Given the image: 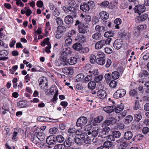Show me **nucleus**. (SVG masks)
Returning <instances> with one entry per match:
<instances>
[{
	"instance_id": "obj_1",
	"label": "nucleus",
	"mask_w": 149,
	"mask_h": 149,
	"mask_svg": "<svg viewBox=\"0 0 149 149\" xmlns=\"http://www.w3.org/2000/svg\"><path fill=\"white\" fill-rule=\"evenodd\" d=\"M112 39L111 38H108L106 40H102L96 42L95 45V49H99L102 48L106 44H109Z\"/></svg>"
},
{
	"instance_id": "obj_2",
	"label": "nucleus",
	"mask_w": 149,
	"mask_h": 149,
	"mask_svg": "<svg viewBox=\"0 0 149 149\" xmlns=\"http://www.w3.org/2000/svg\"><path fill=\"white\" fill-rule=\"evenodd\" d=\"M39 85L41 89L45 90L48 87L47 80L46 78L44 77H41L38 79Z\"/></svg>"
},
{
	"instance_id": "obj_3",
	"label": "nucleus",
	"mask_w": 149,
	"mask_h": 149,
	"mask_svg": "<svg viewBox=\"0 0 149 149\" xmlns=\"http://www.w3.org/2000/svg\"><path fill=\"white\" fill-rule=\"evenodd\" d=\"M76 138L75 134H70L68 135V137L65 141L64 144L65 146L69 147L73 144L74 142V139Z\"/></svg>"
},
{
	"instance_id": "obj_4",
	"label": "nucleus",
	"mask_w": 149,
	"mask_h": 149,
	"mask_svg": "<svg viewBox=\"0 0 149 149\" xmlns=\"http://www.w3.org/2000/svg\"><path fill=\"white\" fill-rule=\"evenodd\" d=\"M117 122V120L113 117H111L108 119L104 120L102 123V126L103 127H109L108 126L111 124L113 125Z\"/></svg>"
},
{
	"instance_id": "obj_5",
	"label": "nucleus",
	"mask_w": 149,
	"mask_h": 149,
	"mask_svg": "<svg viewBox=\"0 0 149 149\" xmlns=\"http://www.w3.org/2000/svg\"><path fill=\"white\" fill-rule=\"evenodd\" d=\"M116 142L118 145L119 149H125L128 145L126 142V140L123 138L117 140Z\"/></svg>"
},
{
	"instance_id": "obj_6",
	"label": "nucleus",
	"mask_w": 149,
	"mask_h": 149,
	"mask_svg": "<svg viewBox=\"0 0 149 149\" xmlns=\"http://www.w3.org/2000/svg\"><path fill=\"white\" fill-rule=\"evenodd\" d=\"M126 91L124 89H121L117 90L114 94L113 97L115 98L118 99L125 96Z\"/></svg>"
},
{
	"instance_id": "obj_7",
	"label": "nucleus",
	"mask_w": 149,
	"mask_h": 149,
	"mask_svg": "<svg viewBox=\"0 0 149 149\" xmlns=\"http://www.w3.org/2000/svg\"><path fill=\"white\" fill-rule=\"evenodd\" d=\"M87 119L86 117H81L78 119L76 123V125L78 127L83 126L87 123Z\"/></svg>"
},
{
	"instance_id": "obj_8",
	"label": "nucleus",
	"mask_w": 149,
	"mask_h": 149,
	"mask_svg": "<svg viewBox=\"0 0 149 149\" xmlns=\"http://www.w3.org/2000/svg\"><path fill=\"white\" fill-rule=\"evenodd\" d=\"M110 130V129L109 127H107L106 128H103L99 133L98 136H100L102 138H105L108 136H109V133Z\"/></svg>"
},
{
	"instance_id": "obj_9",
	"label": "nucleus",
	"mask_w": 149,
	"mask_h": 149,
	"mask_svg": "<svg viewBox=\"0 0 149 149\" xmlns=\"http://www.w3.org/2000/svg\"><path fill=\"white\" fill-rule=\"evenodd\" d=\"M134 10L135 13H138L140 15L145 11L146 8L143 5H138L135 6Z\"/></svg>"
},
{
	"instance_id": "obj_10",
	"label": "nucleus",
	"mask_w": 149,
	"mask_h": 149,
	"mask_svg": "<svg viewBox=\"0 0 149 149\" xmlns=\"http://www.w3.org/2000/svg\"><path fill=\"white\" fill-rule=\"evenodd\" d=\"M9 53V52L6 50L3 49L0 50V56H0V61H6L8 58V57H6Z\"/></svg>"
},
{
	"instance_id": "obj_11",
	"label": "nucleus",
	"mask_w": 149,
	"mask_h": 149,
	"mask_svg": "<svg viewBox=\"0 0 149 149\" xmlns=\"http://www.w3.org/2000/svg\"><path fill=\"white\" fill-rule=\"evenodd\" d=\"M139 15L136 19V21L137 22H141L144 21L147 19L148 17V14L146 13L140 14Z\"/></svg>"
},
{
	"instance_id": "obj_12",
	"label": "nucleus",
	"mask_w": 149,
	"mask_h": 149,
	"mask_svg": "<svg viewBox=\"0 0 149 149\" xmlns=\"http://www.w3.org/2000/svg\"><path fill=\"white\" fill-rule=\"evenodd\" d=\"M123 43L122 40L117 39L114 41L113 46L117 50H118L122 47Z\"/></svg>"
},
{
	"instance_id": "obj_13",
	"label": "nucleus",
	"mask_w": 149,
	"mask_h": 149,
	"mask_svg": "<svg viewBox=\"0 0 149 149\" xmlns=\"http://www.w3.org/2000/svg\"><path fill=\"white\" fill-rule=\"evenodd\" d=\"M75 31H72L69 33L67 35L68 38H66L65 40V43L68 45H70L72 42V39L71 38L73 34H75Z\"/></svg>"
},
{
	"instance_id": "obj_14",
	"label": "nucleus",
	"mask_w": 149,
	"mask_h": 149,
	"mask_svg": "<svg viewBox=\"0 0 149 149\" xmlns=\"http://www.w3.org/2000/svg\"><path fill=\"white\" fill-rule=\"evenodd\" d=\"M60 58L61 61L64 62H67V53L65 51L63 50L60 52Z\"/></svg>"
},
{
	"instance_id": "obj_15",
	"label": "nucleus",
	"mask_w": 149,
	"mask_h": 149,
	"mask_svg": "<svg viewBox=\"0 0 149 149\" xmlns=\"http://www.w3.org/2000/svg\"><path fill=\"white\" fill-rule=\"evenodd\" d=\"M80 9L85 12H86L90 10L89 5L86 3H81L80 7Z\"/></svg>"
},
{
	"instance_id": "obj_16",
	"label": "nucleus",
	"mask_w": 149,
	"mask_h": 149,
	"mask_svg": "<svg viewBox=\"0 0 149 149\" xmlns=\"http://www.w3.org/2000/svg\"><path fill=\"white\" fill-rule=\"evenodd\" d=\"M73 17L71 15H67L64 19L65 23L68 25L72 24L74 22Z\"/></svg>"
},
{
	"instance_id": "obj_17",
	"label": "nucleus",
	"mask_w": 149,
	"mask_h": 149,
	"mask_svg": "<svg viewBox=\"0 0 149 149\" xmlns=\"http://www.w3.org/2000/svg\"><path fill=\"white\" fill-rule=\"evenodd\" d=\"M115 107L116 106L114 105L107 106L104 107L103 110L106 113H110L114 111Z\"/></svg>"
},
{
	"instance_id": "obj_18",
	"label": "nucleus",
	"mask_w": 149,
	"mask_h": 149,
	"mask_svg": "<svg viewBox=\"0 0 149 149\" xmlns=\"http://www.w3.org/2000/svg\"><path fill=\"white\" fill-rule=\"evenodd\" d=\"M63 72L65 74L68 75H71L73 73V70L71 68L66 67L62 69Z\"/></svg>"
},
{
	"instance_id": "obj_19",
	"label": "nucleus",
	"mask_w": 149,
	"mask_h": 149,
	"mask_svg": "<svg viewBox=\"0 0 149 149\" xmlns=\"http://www.w3.org/2000/svg\"><path fill=\"white\" fill-rule=\"evenodd\" d=\"M97 96L101 99H104L106 97L107 94L105 90L103 89L99 90L97 93Z\"/></svg>"
},
{
	"instance_id": "obj_20",
	"label": "nucleus",
	"mask_w": 149,
	"mask_h": 149,
	"mask_svg": "<svg viewBox=\"0 0 149 149\" xmlns=\"http://www.w3.org/2000/svg\"><path fill=\"white\" fill-rule=\"evenodd\" d=\"M121 136V133L120 132L118 131H114L112 132V135L109 136V137H112L111 141H113L114 138H118L120 137Z\"/></svg>"
},
{
	"instance_id": "obj_21",
	"label": "nucleus",
	"mask_w": 149,
	"mask_h": 149,
	"mask_svg": "<svg viewBox=\"0 0 149 149\" xmlns=\"http://www.w3.org/2000/svg\"><path fill=\"white\" fill-rule=\"evenodd\" d=\"M46 142L49 145H54L56 144L55 139L52 136H48L46 139Z\"/></svg>"
},
{
	"instance_id": "obj_22",
	"label": "nucleus",
	"mask_w": 149,
	"mask_h": 149,
	"mask_svg": "<svg viewBox=\"0 0 149 149\" xmlns=\"http://www.w3.org/2000/svg\"><path fill=\"white\" fill-rule=\"evenodd\" d=\"M95 29L99 33H102L104 32V31L107 30V27H105L103 26L97 25L95 27Z\"/></svg>"
},
{
	"instance_id": "obj_23",
	"label": "nucleus",
	"mask_w": 149,
	"mask_h": 149,
	"mask_svg": "<svg viewBox=\"0 0 149 149\" xmlns=\"http://www.w3.org/2000/svg\"><path fill=\"white\" fill-rule=\"evenodd\" d=\"M88 136L85 133L82 134L81 135V138L84 139V142L86 144H90L91 142L90 139L88 138Z\"/></svg>"
},
{
	"instance_id": "obj_24",
	"label": "nucleus",
	"mask_w": 149,
	"mask_h": 149,
	"mask_svg": "<svg viewBox=\"0 0 149 149\" xmlns=\"http://www.w3.org/2000/svg\"><path fill=\"white\" fill-rule=\"evenodd\" d=\"M70 12V15L73 17H76L77 13L76 12V9L75 7L73 6H68V11Z\"/></svg>"
},
{
	"instance_id": "obj_25",
	"label": "nucleus",
	"mask_w": 149,
	"mask_h": 149,
	"mask_svg": "<svg viewBox=\"0 0 149 149\" xmlns=\"http://www.w3.org/2000/svg\"><path fill=\"white\" fill-rule=\"evenodd\" d=\"M133 134L130 131H128L126 132L124 135V138L125 140H130L132 137Z\"/></svg>"
},
{
	"instance_id": "obj_26",
	"label": "nucleus",
	"mask_w": 149,
	"mask_h": 149,
	"mask_svg": "<svg viewBox=\"0 0 149 149\" xmlns=\"http://www.w3.org/2000/svg\"><path fill=\"white\" fill-rule=\"evenodd\" d=\"M99 14L101 19L102 20H106L109 17V14L106 12L102 11Z\"/></svg>"
},
{
	"instance_id": "obj_27",
	"label": "nucleus",
	"mask_w": 149,
	"mask_h": 149,
	"mask_svg": "<svg viewBox=\"0 0 149 149\" xmlns=\"http://www.w3.org/2000/svg\"><path fill=\"white\" fill-rule=\"evenodd\" d=\"M133 120V117L131 115H129L125 118L124 122L125 124H129Z\"/></svg>"
},
{
	"instance_id": "obj_28",
	"label": "nucleus",
	"mask_w": 149,
	"mask_h": 149,
	"mask_svg": "<svg viewBox=\"0 0 149 149\" xmlns=\"http://www.w3.org/2000/svg\"><path fill=\"white\" fill-rule=\"evenodd\" d=\"M36 137L39 140L42 141L45 139L44 134L43 133L41 132H36Z\"/></svg>"
},
{
	"instance_id": "obj_29",
	"label": "nucleus",
	"mask_w": 149,
	"mask_h": 149,
	"mask_svg": "<svg viewBox=\"0 0 149 149\" xmlns=\"http://www.w3.org/2000/svg\"><path fill=\"white\" fill-rule=\"evenodd\" d=\"M73 49L77 51L80 50L82 49V45L79 42H76L72 46Z\"/></svg>"
},
{
	"instance_id": "obj_30",
	"label": "nucleus",
	"mask_w": 149,
	"mask_h": 149,
	"mask_svg": "<svg viewBox=\"0 0 149 149\" xmlns=\"http://www.w3.org/2000/svg\"><path fill=\"white\" fill-rule=\"evenodd\" d=\"M77 59L75 57H71L68 59V63L71 65L76 64L77 62Z\"/></svg>"
},
{
	"instance_id": "obj_31",
	"label": "nucleus",
	"mask_w": 149,
	"mask_h": 149,
	"mask_svg": "<svg viewBox=\"0 0 149 149\" xmlns=\"http://www.w3.org/2000/svg\"><path fill=\"white\" fill-rule=\"evenodd\" d=\"M124 108L123 105L122 104H120L117 106L116 107L114 110L116 113H119L123 110Z\"/></svg>"
},
{
	"instance_id": "obj_32",
	"label": "nucleus",
	"mask_w": 149,
	"mask_h": 149,
	"mask_svg": "<svg viewBox=\"0 0 149 149\" xmlns=\"http://www.w3.org/2000/svg\"><path fill=\"white\" fill-rule=\"evenodd\" d=\"M27 102L25 101H21L17 103V106L20 108L26 107L27 106Z\"/></svg>"
},
{
	"instance_id": "obj_33",
	"label": "nucleus",
	"mask_w": 149,
	"mask_h": 149,
	"mask_svg": "<svg viewBox=\"0 0 149 149\" xmlns=\"http://www.w3.org/2000/svg\"><path fill=\"white\" fill-rule=\"evenodd\" d=\"M88 86L89 89L93 90L96 87V84L95 81H91L88 83Z\"/></svg>"
},
{
	"instance_id": "obj_34",
	"label": "nucleus",
	"mask_w": 149,
	"mask_h": 149,
	"mask_svg": "<svg viewBox=\"0 0 149 149\" xmlns=\"http://www.w3.org/2000/svg\"><path fill=\"white\" fill-rule=\"evenodd\" d=\"M49 39L48 38L45 39L43 41L41 42V45L42 47H44L46 44L48 46L50 47V45H51L49 42Z\"/></svg>"
},
{
	"instance_id": "obj_35",
	"label": "nucleus",
	"mask_w": 149,
	"mask_h": 149,
	"mask_svg": "<svg viewBox=\"0 0 149 149\" xmlns=\"http://www.w3.org/2000/svg\"><path fill=\"white\" fill-rule=\"evenodd\" d=\"M77 41L82 43L86 42V38L85 36L82 34H80L78 36Z\"/></svg>"
},
{
	"instance_id": "obj_36",
	"label": "nucleus",
	"mask_w": 149,
	"mask_h": 149,
	"mask_svg": "<svg viewBox=\"0 0 149 149\" xmlns=\"http://www.w3.org/2000/svg\"><path fill=\"white\" fill-rule=\"evenodd\" d=\"M120 76V74L117 71H114L111 74L112 78L114 79H118Z\"/></svg>"
},
{
	"instance_id": "obj_37",
	"label": "nucleus",
	"mask_w": 149,
	"mask_h": 149,
	"mask_svg": "<svg viewBox=\"0 0 149 149\" xmlns=\"http://www.w3.org/2000/svg\"><path fill=\"white\" fill-rule=\"evenodd\" d=\"M101 36V33L98 32H96L93 35L92 37L94 39L99 40L100 39Z\"/></svg>"
},
{
	"instance_id": "obj_38",
	"label": "nucleus",
	"mask_w": 149,
	"mask_h": 149,
	"mask_svg": "<svg viewBox=\"0 0 149 149\" xmlns=\"http://www.w3.org/2000/svg\"><path fill=\"white\" fill-rule=\"evenodd\" d=\"M64 140L65 139L61 135H58L56 137V141L58 143H62L64 141Z\"/></svg>"
},
{
	"instance_id": "obj_39",
	"label": "nucleus",
	"mask_w": 149,
	"mask_h": 149,
	"mask_svg": "<svg viewBox=\"0 0 149 149\" xmlns=\"http://www.w3.org/2000/svg\"><path fill=\"white\" fill-rule=\"evenodd\" d=\"M96 62L97 64L100 65H103L105 63V61L104 58H97L96 59Z\"/></svg>"
},
{
	"instance_id": "obj_40",
	"label": "nucleus",
	"mask_w": 149,
	"mask_h": 149,
	"mask_svg": "<svg viewBox=\"0 0 149 149\" xmlns=\"http://www.w3.org/2000/svg\"><path fill=\"white\" fill-rule=\"evenodd\" d=\"M144 137V136L141 134H138L136 135L133 138V141H137L138 140H141Z\"/></svg>"
},
{
	"instance_id": "obj_41",
	"label": "nucleus",
	"mask_w": 149,
	"mask_h": 149,
	"mask_svg": "<svg viewBox=\"0 0 149 149\" xmlns=\"http://www.w3.org/2000/svg\"><path fill=\"white\" fill-rule=\"evenodd\" d=\"M142 116L140 114L138 113L135 115L134 116V119L136 122H138L142 118Z\"/></svg>"
},
{
	"instance_id": "obj_42",
	"label": "nucleus",
	"mask_w": 149,
	"mask_h": 149,
	"mask_svg": "<svg viewBox=\"0 0 149 149\" xmlns=\"http://www.w3.org/2000/svg\"><path fill=\"white\" fill-rule=\"evenodd\" d=\"M130 96L131 97L136 96L137 94V91L135 89L131 90L129 93Z\"/></svg>"
},
{
	"instance_id": "obj_43",
	"label": "nucleus",
	"mask_w": 149,
	"mask_h": 149,
	"mask_svg": "<svg viewBox=\"0 0 149 149\" xmlns=\"http://www.w3.org/2000/svg\"><path fill=\"white\" fill-rule=\"evenodd\" d=\"M50 145H47L44 143H42L40 144V147L42 149H52V146Z\"/></svg>"
},
{
	"instance_id": "obj_44",
	"label": "nucleus",
	"mask_w": 149,
	"mask_h": 149,
	"mask_svg": "<svg viewBox=\"0 0 149 149\" xmlns=\"http://www.w3.org/2000/svg\"><path fill=\"white\" fill-rule=\"evenodd\" d=\"M113 145V142L111 141H105L103 144V145L104 146L108 148L111 147Z\"/></svg>"
},
{
	"instance_id": "obj_45",
	"label": "nucleus",
	"mask_w": 149,
	"mask_h": 149,
	"mask_svg": "<svg viewBox=\"0 0 149 149\" xmlns=\"http://www.w3.org/2000/svg\"><path fill=\"white\" fill-rule=\"evenodd\" d=\"M57 32L62 33L63 32L65 31V28L64 26L62 25L59 26L57 27Z\"/></svg>"
},
{
	"instance_id": "obj_46",
	"label": "nucleus",
	"mask_w": 149,
	"mask_h": 149,
	"mask_svg": "<svg viewBox=\"0 0 149 149\" xmlns=\"http://www.w3.org/2000/svg\"><path fill=\"white\" fill-rule=\"evenodd\" d=\"M78 29L80 33L84 34L87 33V31L85 28L79 26H78Z\"/></svg>"
},
{
	"instance_id": "obj_47",
	"label": "nucleus",
	"mask_w": 149,
	"mask_h": 149,
	"mask_svg": "<svg viewBox=\"0 0 149 149\" xmlns=\"http://www.w3.org/2000/svg\"><path fill=\"white\" fill-rule=\"evenodd\" d=\"M127 111L126 110H125L120 114L118 115V118L119 119H121L124 117L127 114Z\"/></svg>"
},
{
	"instance_id": "obj_48",
	"label": "nucleus",
	"mask_w": 149,
	"mask_h": 149,
	"mask_svg": "<svg viewBox=\"0 0 149 149\" xmlns=\"http://www.w3.org/2000/svg\"><path fill=\"white\" fill-rule=\"evenodd\" d=\"M84 77V74H83L81 73L77 75L75 77V79L77 81H79L83 79Z\"/></svg>"
},
{
	"instance_id": "obj_49",
	"label": "nucleus",
	"mask_w": 149,
	"mask_h": 149,
	"mask_svg": "<svg viewBox=\"0 0 149 149\" xmlns=\"http://www.w3.org/2000/svg\"><path fill=\"white\" fill-rule=\"evenodd\" d=\"M103 120V117L102 116H98L95 118V121L96 123H100Z\"/></svg>"
},
{
	"instance_id": "obj_50",
	"label": "nucleus",
	"mask_w": 149,
	"mask_h": 149,
	"mask_svg": "<svg viewBox=\"0 0 149 149\" xmlns=\"http://www.w3.org/2000/svg\"><path fill=\"white\" fill-rule=\"evenodd\" d=\"M104 36L106 37H112L113 36V33L110 31H108L105 32L104 34Z\"/></svg>"
},
{
	"instance_id": "obj_51",
	"label": "nucleus",
	"mask_w": 149,
	"mask_h": 149,
	"mask_svg": "<svg viewBox=\"0 0 149 149\" xmlns=\"http://www.w3.org/2000/svg\"><path fill=\"white\" fill-rule=\"evenodd\" d=\"M140 74L142 77L144 75L146 77H149V72L146 70H143Z\"/></svg>"
},
{
	"instance_id": "obj_52",
	"label": "nucleus",
	"mask_w": 149,
	"mask_h": 149,
	"mask_svg": "<svg viewBox=\"0 0 149 149\" xmlns=\"http://www.w3.org/2000/svg\"><path fill=\"white\" fill-rule=\"evenodd\" d=\"M56 20L58 25H59V26L62 25H63V21L60 17H57L56 19Z\"/></svg>"
},
{
	"instance_id": "obj_53",
	"label": "nucleus",
	"mask_w": 149,
	"mask_h": 149,
	"mask_svg": "<svg viewBox=\"0 0 149 149\" xmlns=\"http://www.w3.org/2000/svg\"><path fill=\"white\" fill-rule=\"evenodd\" d=\"M90 61L91 63H94L96 61V56L93 54H92L90 57Z\"/></svg>"
},
{
	"instance_id": "obj_54",
	"label": "nucleus",
	"mask_w": 149,
	"mask_h": 149,
	"mask_svg": "<svg viewBox=\"0 0 149 149\" xmlns=\"http://www.w3.org/2000/svg\"><path fill=\"white\" fill-rule=\"evenodd\" d=\"M2 109L3 110L6 111H9V108L8 104L7 103H4L2 107Z\"/></svg>"
},
{
	"instance_id": "obj_55",
	"label": "nucleus",
	"mask_w": 149,
	"mask_h": 149,
	"mask_svg": "<svg viewBox=\"0 0 149 149\" xmlns=\"http://www.w3.org/2000/svg\"><path fill=\"white\" fill-rule=\"evenodd\" d=\"M117 82L114 80H112L109 83V86L112 88H115L117 85Z\"/></svg>"
},
{
	"instance_id": "obj_56",
	"label": "nucleus",
	"mask_w": 149,
	"mask_h": 149,
	"mask_svg": "<svg viewBox=\"0 0 149 149\" xmlns=\"http://www.w3.org/2000/svg\"><path fill=\"white\" fill-rule=\"evenodd\" d=\"M103 78V77L102 75H100L96 76L94 80L97 82H98L102 80Z\"/></svg>"
},
{
	"instance_id": "obj_57",
	"label": "nucleus",
	"mask_w": 149,
	"mask_h": 149,
	"mask_svg": "<svg viewBox=\"0 0 149 149\" xmlns=\"http://www.w3.org/2000/svg\"><path fill=\"white\" fill-rule=\"evenodd\" d=\"M58 131V129L56 127H53L49 129V133L51 134H55Z\"/></svg>"
},
{
	"instance_id": "obj_58",
	"label": "nucleus",
	"mask_w": 149,
	"mask_h": 149,
	"mask_svg": "<svg viewBox=\"0 0 149 149\" xmlns=\"http://www.w3.org/2000/svg\"><path fill=\"white\" fill-rule=\"evenodd\" d=\"M89 73L91 74V75L95 76L98 74V72L97 69L93 70L92 71H89Z\"/></svg>"
},
{
	"instance_id": "obj_59",
	"label": "nucleus",
	"mask_w": 149,
	"mask_h": 149,
	"mask_svg": "<svg viewBox=\"0 0 149 149\" xmlns=\"http://www.w3.org/2000/svg\"><path fill=\"white\" fill-rule=\"evenodd\" d=\"M64 147L62 144H59L56 145L54 148L52 149H64Z\"/></svg>"
},
{
	"instance_id": "obj_60",
	"label": "nucleus",
	"mask_w": 149,
	"mask_h": 149,
	"mask_svg": "<svg viewBox=\"0 0 149 149\" xmlns=\"http://www.w3.org/2000/svg\"><path fill=\"white\" fill-rule=\"evenodd\" d=\"M54 93V89L52 88L47 90L45 92L46 94L48 95H52Z\"/></svg>"
},
{
	"instance_id": "obj_61",
	"label": "nucleus",
	"mask_w": 149,
	"mask_h": 149,
	"mask_svg": "<svg viewBox=\"0 0 149 149\" xmlns=\"http://www.w3.org/2000/svg\"><path fill=\"white\" fill-rule=\"evenodd\" d=\"M97 56H98L99 58H104L105 57V54L104 53L101 52H99L97 53Z\"/></svg>"
},
{
	"instance_id": "obj_62",
	"label": "nucleus",
	"mask_w": 149,
	"mask_h": 149,
	"mask_svg": "<svg viewBox=\"0 0 149 149\" xmlns=\"http://www.w3.org/2000/svg\"><path fill=\"white\" fill-rule=\"evenodd\" d=\"M136 29L138 31V33H139L140 31H142L144 29V26L143 25H139L137 26Z\"/></svg>"
},
{
	"instance_id": "obj_63",
	"label": "nucleus",
	"mask_w": 149,
	"mask_h": 149,
	"mask_svg": "<svg viewBox=\"0 0 149 149\" xmlns=\"http://www.w3.org/2000/svg\"><path fill=\"white\" fill-rule=\"evenodd\" d=\"M111 75L109 73L106 74L104 76V77L106 81H110L111 79Z\"/></svg>"
},
{
	"instance_id": "obj_64",
	"label": "nucleus",
	"mask_w": 149,
	"mask_h": 149,
	"mask_svg": "<svg viewBox=\"0 0 149 149\" xmlns=\"http://www.w3.org/2000/svg\"><path fill=\"white\" fill-rule=\"evenodd\" d=\"M92 128V125L90 124H88L84 127V130L86 131H89L91 130Z\"/></svg>"
}]
</instances>
